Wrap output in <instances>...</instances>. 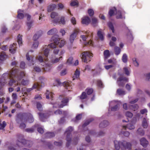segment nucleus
Masks as SVG:
<instances>
[{
	"mask_svg": "<svg viewBox=\"0 0 150 150\" xmlns=\"http://www.w3.org/2000/svg\"><path fill=\"white\" fill-rule=\"evenodd\" d=\"M137 132L138 134L141 136H143L144 134V130L142 128H139L137 130Z\"/></svg>",
	"mask_w": 150,
	"mask_h": 150,
	"instance_id": "nucleus-36",
	"label": "nucleus"
},
{
	"mask_svg": "<svg viewBox=\"0 0 150 150\" xmlns=\"http://www.w3.org/2000/svg\"><path fill=\"white\" fill-rule=\"evenodd\" d=\"M66 113V111H63L62 112V111L59 109L57 110L54 112V113L56 115H61L62 114V113H63L64 114H65Z\"/></svg>",
	"mask_w": 150,
	"mask_h": 150,
	"instance_id": "nucleus-40",
	"label": "nucleus"
},
{
	"mask_svg": "<svg viewBox=\"0 0 150 150\" xmlns=\"http://www.w3.org/2000/svg\"><path fill=\"white\" fill-rule=\"evenodd\" d=\"M26 127L25 124L23 122H21L20 123L19 126V127L21 129H24Z\"/></svg>",
	"mask_w": 150,
	"mask_h": 150,
	"instance_id": "nucleus-59",
	"label": "nucleus"
},
{
	"mask_svg": "<svg viewBox=\"0 0 150 150\" xmlns=\"http://www.w3.org/2000/svg\"><path fill=\"white\" fill-rule=\"evenodd\" d=\"M62 144V141H60V142H55L54 143V144L55 145L58 146H61Z\"/></svg>",
	"mask_w": 150,
	"mask_h": 150,
	"instance_id": "nucleus-58",
	"label": "nucleus"
},
{
	"mask_svg": "<svg viewBox=\"0 0 150 150\" xmlns=\"http://www.w3.org/2000/svg\"><path fill=\"white\" fill-rule=\"evenodd\" d=\"M142 126L144 128H146L148 126V123L145 118H144L142 122Z\"/></svg>",
	"mask_w": 150,
	"mask_h": 150,
	"instance_id": "nucleus-32",
	"label": "nucleus"
},
{
	"mask_svg": "<svg viewBox=\"0 0 150 150\" xmlns=\"http://www.w3.org/2000/svg\"><path fill=\"white\" fill-rule=\"evenodd\" d=\"M117 16L116 18L117 19H122V13L120 11H118L117 12Z\"/></svg>",
	"mask_w": 150,
	"mask_h": 150,
	"instance_id": "nucleus-49",
	"label": "nucleus"
},
{
	"mask_svg": "<svg viewBox=\"0 0 150 150\" xmlns=\"http://www.w3.org/2000/svg\"><path fill=\"white\" fill-rule=\"evenodd\" d=\"M123 128L125 129H126L127 128L129 129H133L135 128L134 125L132 123H129L127 124L126 126H124Z\"/></svg>",
	"mask_w": 150,
	"mask_h": 150,
	"instance_id": "nucleus-26",
	"label": "nucleus"
},
{
	"mask_svg": "<svg viewBox=\"0 0 150 150\" xmlns=\"http://www.w3.org/2000/svg\"><path fill=\"white\" fill-rule=\"evenodd\" d=\"M44 48L43 49V50L42 51H44V55L45 56V57L44 58V59L46 61H48V55L50 51V50L48 48H45L44 50Z\"/></svg>",
	"mask_w": 150,
	"mask_h": 150,
	"instance_id": "nucleus-22",
	"label": "nucleus"
},
{
	"mask_svg": "<svg viewBox=\"0 0 150 150\" xmlns=\"http://www.w3.org/2000/svg\"><path fill=\"white\" fill-rule=\"evenodd\" d=\"M108 25L109 28L112 30V32L114 33L115 29L112 23L111 22H109L108 23Z\"/></svg>",
	"mask_w": 150,
	"mask_h": 150,
	"instance_id": "nucleus-41",
	"label": "nucleus"
},
{
	"mask_svg": "<svg viewBox=\"0 0 150 150\" xmlns=\"http://www.w3.org/2000/svg\"><path fill=\"white\" fill-rule=\"evenodd\" d=\"M86 91L88 95H90L93 93V90L92 88H87L86 89Z\"/></svg>",
	"mask_w": 150,
	"mask_h": 150,
	"instance_id": "nucleus-45",
	"label": "nucleus"
},
{
	"mask_svg": "<svg viewBox=\"0 0 150 150\" xmlns=\"http://www.w3.org/2000/svg\"><path fill=\"white\" fill-rule=\"evenodd\" d=\"M37 131L38 132L41 133L42 134L44 132V130L41 127H37Z\"/></svg>",
	"mask_w": 150,
	"mask_h": 150,
	"instance_id": "nucleus-63",
	"label": "nucleus"
},
{
	"mask_svg": "<svg viewBox=\"0 0 150 150\" xmlns=\"http://www.w3.org/2000/svg\"><path fill=\"white\" fill-rule=\"evenodd\" d=\"M90 22V19L88 16H85L82 19V23L86 25H88Z\"/></svg>",
	"mask_w": 150,
	"mask_h": 150,
	"instance_id": "nucleus-19",
	"label": "nucleus"
},
{
	"mask_svg": "<svg viewBox=\"0 0 150 150\" xmlns=\"http://www.w3.org/2000/svg\"><path fill=\"white\" fill-rule=\"evenodd\" d=\"M80 74V71L78 69H76L74 74V75L75 76L76 78H79V76Z\"/></svg>",
	"mask_w": 150,
	"mask_h": 150,
	"instance_id": "nucleus-51",
	"label": "nucleus"
},
{
	"mask_svg": "<svg viewBox=\"0 0 150 150\" xmlns=\"http://www.w3.org/2000/svg\"><path fill=\"white\" fill-rule=\"evenodd\" d=\"M17 44L13 43L12 45H10L9 48L10 52L12 54H14L16 51Z\"/></svg>",
	"mask_w": 150,
	"mask_h": 150,
	"instance_id": "nucleus-15",
	"label": "nucleus"
},
{
	"mask_svg": "<svg viewBox=\"0 0 150 150\" xmlns=\"http://www.w3.org/2000/svg\"><path fill=\"white\" fill-rule=\"evenodd\" d=\"M57 5L55 4H52L49 5L47 8V11L49 12H51L56 8Z\"/></svg>",
	"mask_w": 150,
	"mask_h": 150,
	"instance_id": "nucleus-25",
	"label": "nucleus"
},
{
	"mask_svg": "<svg viewBox=\"0 0 150 150\" xmlns=\"http://www.w3.org/2000/svg\"><path fill=\"white\" fill-rule=\"evenodd\" d=\"M54 134L53 132H47L45 134V137L47 138H51L54 137Z\"/></svg>",
	"mask_w": 150,
	"mask_h": 150,
	"instance_id": "nucleus-29",
	"label": "nucleus"
},
{
	"mask_svg": "<svg viewBox=\"0 0 150 150\" xmlns=\"http://www.w3.org/2000/svg\"><path fill=\"white\" fill-rule=\"evenodd\" d=\"M141 144L144 147L147 146L148 144V142L144 138H142L140 139Z\"/></svg>",
	"mask_w": 150,
	"mask_h": 150,
	"instance_id": "nucleus-21",
	"label": "nucleus"
},
{
	"mask_svg": "<svg viewBox=\"0 0 150 150\" xmlns=\"http://www.w3.org/2000/svg\"><path fill=\"white\" fill-rule=\"evenodd\" d=\"M18 15H17V18H18L20 19H23L24 17V15L23 13H24V11L23 10H22L21 9H19L18 11Z\"/></svg>",
	"mask_w": 150,
	"mask_h": 150,
	"instance_id": "nucleus-24",
	"label": "nucleus"
},
{
	"mask_svg": "<svg viewBox=\"0 0 150 150\" xmlns=\"http://www.w3.org/2000/svg\"><path fill=\"white\" fill-rule=\"evenodd\" d=\"M6 122L4 121L2 123L0 124V127L2 129L4 128L6 126Z\"/></svg>",
	"mask_w": 150,
	"mask_h": 150,
	"instance_id": "nucleus-62",
	"label": "nucleus"
},
{
	"mask_svg": "<svg viewBox=\"0 0 150 150\" xmlns=\"http://www.w3.org/2000/svg\"><path fill=\"white\" fill-rule=\"evenodd\" d=\"M97 84L98 86L100 88H103V85L102 81L100 80H98L97 81Z\"/></svg>",
	"mask_w": 150,
	"mask_h": 150,
	"instance_id": "nucleus-47",
	"label": "nucleus"
},
{
	"mask_svg": "<svg viewBox=\"0 0 150 150\" xmlns=\"http://www.w3.org/2000/svg\"><path fill=\"white\" fill-rule=\"evenodd\" d=\"M78 4V1L77 0L72 1L70 3V5L71 6H77Z\"/></svg>",
	"mask_w": 150,
	"mask_h": 150,
	"instance_id": "nucleus-55",
	"label": "nucleus"
},
{
	"mask_svg": "<svg viewBox=\"0 0 150 150\" xmlns=\"http://www.w3.org/2000/svg\"><path fill=\"white\" fill-rule=\"evenodd\" d=\"M34 69V70L37 72H40L41 71V69L38 66H35Z\"/></svg>",
	"mask_w": 150,
	"mask_h": 150,
	"instance_id": "nucleus-64",
	"label": "nucleus"
},
{
	"mask_svg": "<svg viewBox=\"0 0 150 150\" xmlns=\"http://www.w3.org/2000/svg\"><path fill=\"white\" fill-rule=\"evenodd\" d=\"M93 57V54L90 52L85 51L82 53L81 59L84 62L87 63L91 61V59Z\"/></svg>",
	"mask_w": 150,
	"mask_h": 150,
	"instance_id": "nucleus-6",
	"label": "nucleus"
},
{
	"mask_svg": "<svg viewBox=\"0 0 150 150\" xmlns=\"http://www.w3.org/2000/svg\"><path fill=\"white\" fill-rule=\"evenodd\" d=\"M88 13L90 16H92L94 14V12L92 9H89L88 10Z\"/></svg>",
	"mask_w": 150,
	"mask_h": 150,
	"instance_id": "nucleus-53",
	"label": "nucleus"
},
{
	"mask_svg": "<svg viewBox=\"0 0 150 150\" xmlns=\"http://www.w3.org/2000/svg\"><path fill=\"white\" fill-rule=\"evenodd\" d=\"M73 58L72 57H70L67 60V64H72V61Z\"/></svg>",
	"mask_w": 150,
	"mask_h": 150,
	"instance_id": "nucleus-54",
	"label": "nucleus"
},
{
	"mask_svg": "<svg viewBox=\"0 0 150 150\" xmlns=\"http://www.w3.org/2000/svg\"><path fill=\"white\" fill-rule=\"evenodd\" d=\"M122 60L124 63H126L127 61V57L126 54H123Z\"/></svg>",
	"mask_w": 150,
	"mask_h": 150,
	"instance_id": "nucleus-46",
	"label": "nucleus"
},
{
	"mask_svg": "<svg viewBox=\"0 0 150 150\" xmlns=\"http://www.w3.org/2000/svg\"><path fill=\"white\" fill-rule=\"evenodd\" d=\"M42 34V31L40 30L37 32L33 36V40L35 41H37V40L41 36Z\"/></svg>",
	"mask_w": 150,
	"mask_h": 150,
	"instance_id": "nucleus-18",
	"label": "nucleus"
},
{
	"mask_svg": "<svg viewBox=\"0 0 150 150\" xmlns=\"http://www.w3.org/2000/svg\"><path fill=\"white\" fill-rule=\"evenodd\" d=\"M125 115L127 117L131 118L133 116V114L131 112L129 111H127L125 113Z\"/></svg>",
	"mask_w": 150,
	"mask_h": 150,
	"instance_id": "nucleus-50",
	"label": "nucleus"
},
{
	"mask_svg": "<svg viewBox=\"0 0 150 150\" xmlns=\"http://www.w3.org/2000/svg\"><path fill=\"white\" fill-rule=\"evenodd\" d=\"M42 52V51H41L40 52L39 55L36 57V61L40 62H43L45 65H43V66L44 67L42 68V69H44V71H47L50 69V66L49 64L46 63L47 61H46L44 58H43L42 56V55H43Z\"/></svg>",
	"mask_w": 150,
	"mask_h": 150,
	"instance_id": "nucleus-4",
	"label": "nucleus"
},
{
	"mask_svg": "<svg viewBox=\"0 0 150 150\" xmlns=\"http://www.w3.org/2000/svg\"><path fill=\"white\" fill-rule=\"evenodd\" d=\"M39 126L38 124H35L30 128H27L25 129V131L28 133H32Z\"/></svg>",
	"mask_w": 150,
	"mask_h": 150,
	"instance_id": "nucleus-14",
	"label": "nucleus"
},
{
	"mask_svg": "<svg viewBox=\"0 0 150 150\" xmlns=\"http://www.w3.org/2000/svg\"><path fill=\"white\" fill-rule=\"evenodd\" d=\"M117 93L119 95H123L125 94V91L122 89L120 88L117 90Z\"/></svg>",
	"mask_w": 150,
	"mask_h": 150,
	"instance_id": "nucleus-34",
	"label": "nucleus"
},
{
	"mask_svg": "<svg viewBox=\"0 0 150 150\" xmlns=\"http://www.w3.org/2000/svg\"><path fill=\"white\" fill-rule=\"evenodd\" d=\"M103 54L104 57L105 59H107L110 56L109 52L108 50H105Z\"/></svg>",
	"mask_w": 150,
	"mask_h": 150,
	"instance_id": "nucleus-38",
	"label": "nucleus"
},
{
	"mask_svg": "<svg viewBox=\"0 0 150 150\" xmlns=\"http://www.w3.org/2000/svg\"><path fill=\"white\" fill-rule=\"evenodd\" d=\"M115 147L117 150H119L121 146H122L123 148L125 149L128 150H131V149L132 144L129 142H127L125 141H123L121 142L116 140L114 141Z\"/></svg>",
	"mask_w": 150,
	"mask_h": 150,
	"instance_id": "nucleus-3",
	"label": "nucleus"
},
{
	"mask_svg": "<svg viewBox=\"0 0 150 150\" xmlns=\"http://www.w3.org/2000/svg\"><path fill=\"white\" fill-rule=\"evenodd\" d=\"M120 105L119 104H117L111 108V110L112 111H115L117 110L119 108Z\"/></svg>",
	"mask_w": 150,
	"mask_h": 150,
	"instance_id": "nucleus-43",
	"label": "nucleus"
},
{
	"mask_svg": "<svg viewBox=\"0 0 150 150\" xmlns=\"http://www.w3.org/2000/svg\"><path fill=\"white\" fill-rule=\"evenodd\" d=\"M16 121L18 123L23 121L26 122L28 121L30 123L34 121V118L32 115L29 112L20 113L17 115Z\"/></svg>",
	"mask_w": 150,
	"mask_h": 150,
	"instance_id": "nucleus-2",
	"label": "nucleus"
},
{
	"mask_svg": "<svg viewBox=\"0 0 150 150\" xmlns=\"http://www.w3.org/2000/svg\"><path fill=\"white\" fill-rule=\"evenodd\" d=\"M57 30L55 28H52L49 30L47 33L48 35H52L57 33Z\"/></svg>",
	"mask_w": 150,
	"mask_h": 150,
	"instance_id": "nucleus-28",
	"label": "nucleus"
},
{
	"mask_svg": "<svg viewBox=\"0 0 150 150\" xmlns=\"http://www.w3.org/2000/svg\"><path fill=\"white\" fill-rule=\"evenodd\" d=\"M45 94L47 99H49L50 98L52 100H53V95L54 94L52 92L47 90Z\"/></svg>",
	"mask_w": 150,
	"mask_h": 150,
	"instance_id": "nucleus-20",
	"label": "nucleus"
},
{
	"mask_svg": "<svg viewBox=\"0 0 150 150\" xmlns=\"http://www.w3.org/2000/svg\"><path fill=\"white\" fill-rule=\"evenodd\" d=\"M97 35L101 40H104L103 35L101 30L98 31L97 32Z\"/></svg>",
	"mask_w": 150,
	"mask_h": 150,
	"instance_id": "nucleus-30",
	"label": "nucleus"
},
{
	"mask_svg": "<svg viewBox=\"0 0 150 150\" xmlns=\"http://www.w3.org/2000/svg\"><path fill=\"white\" fill-rule=\"evenodd\" d=\"M93 120V118H91L90 119L88 120H86L82 125V127H84L87 126L89 124L92 122Z\"/></svg>",
	"mask_w": 150,
	"mask_h": 150,
	"instance_id": "nucleus-35",
	"label": "nucleus"
},
{
	"mask_svg": "<svg viewBox=\"0 0 150 150\" xmlns=\"http://www.w3.org/2000/svg\"><path fill=\"white\" fill-rule=\"evenodd\" d=\"M16 144L19 147L22 146V145H23L25 146L30 147L32 145V143L30 141L26 140L24 139H22L21 140V141H18Z\"/></svg>",
	"mask_w": 150,
	"mask_h": 150,
	"instance_id": "nucleus-8",
	"label": "nucleus"
},
{
	"mask_svg": "<svg viewBox=\"0 0 150 150\" xmlns=\"http://www.w3.org/2000/svg\"><path fill=\"white\" fill-rule=\"evenodd\" d=\"M122 134L125 136L126 137H128L130 134L129 132L127 131H125V132L122 131Z\"/></svg>",
	"mask_w": 150,
	"mask_h": 150,
	"instance_id": "nucleus-61",
	"label": "nucleus"
},
{
	"mask_svg": "<svg viewBox=\"0 0 150 150\" xmlns=\"http://www.w3.org/2000/svg\"><path fill=\"white\" fill-rule=\"evenodd\" d=\"M62 85L68 91H71L70 89L72 88V82L70 81L64 82Z\"/></svg>",
	"mask_w": 150,
	"mask_h": 150,
	"instance_id": "nucleus-13",
	"label": "nucleus"
},
{
	"mask_svg": "<svg viewBox=\"0 0 150 150\" xmlns=\"http://www.w3.org/2000/svg\"><path fill=\"white\" fill-rule=\"evenodd\" d=\"M123 71L125 74L128 76L130 74V69L127 67H124L123 69Z\"/></svg>",
	"mask_w": 150,
	"mask_h": 150,
	"instance_id": "nucleus-31",
	"label": "nucleus"
},
{
	"mask_svg": "<svg viewBox=\"0 0 150 150\" xmlns=\"http://www.w3.org/2000/svg\"><path fill=\"white\" fill-rule=\"evenodd\" d=\"M109 15L110 17H111L114 15V11L112 9L110 10L108 12Z\"/></svg>",
	"mask_w": 150,
	"mask_h": 150,
	"instance_id": "nucleus-60",
	"label": "nucleus"
},
{
	"mask_svg": "<svg viewBox=\"0 0 150 150\" xmlns=\"http://www.w3.org/2000/svg\"><path fill=\"white\" fill-rule=\"evenodd\" d=\"M79 32V30L78 29H76L74 30L73 32L70 36L69 40L71 43H72L73 42Z\"/></svg>",
	"mask_w": 150,
	"mask_h": 150,
	"instance_id": "nucleus-10",
	"label": "nucleus"
},
{
	"mask_svg": "<svg viewBox=\"0 0 150 150\" xmlns=\"http://www.w3.org/2000/svg\"><path fill=\"white\" fill-rule=\"evenodd\" d=\"M18 42L19 45H21L22 43V35L19 34L17 37Z\"/></svg>",
	"mask_w": 150,
	"mask_h": 150,
	"instance_id": "nucleus-42",
	"label": "nucleus"
},
{
	"mask_svg": "<svg viewBox=\"0 0 150 150\" xmlns=\"http://www.w3.org/2000/svg\"><path fill=\"white\" fill-rule=\"evenodd\" d=\"M73 130V128L71 127H69L66 130L65 134H67L66 140L67 141L66 143V146L69 147L71 144V132Z\"/></svg>",
	"mask_w": 150,
	"mask_h": 150,
	"instance_id": "nucleus-5",
	"label": "nucleus"
},
{
	"mask_svg": "<svg viewBox=\"0 0 150 150\" xmlns=\"http://www.w3.org/2000/svg\"><path fill=\"white\" fill-rule=\"evenodd\" d=\"M7 57V55L4 52H1L0 55V60L4 61L6 60Z\"/></svg>",
	"mask_w": 150,
	"mask_h": 150,
	"instance_id": "nucleus-27",
	"label": "nucleus"
},
{
	"mask_svg": "<svg viewBox=\"0 0 150 150\" xmlns=\"http://www.w3.org/2000/svg\"><path fill=\"white\" fill-rule=\"evenodd\" d=\"M51 17L52 18H54V19H57L59 17L58 14L55 12H52L51 14Z\"/></svg>",
	"mask_w": 150,
	"mask_h": 150,
	"instance_id": "nucleus-33",
	"label": "nucleus"
},
{
	"mask_svg": "<svg viewBox=\"0 0 150 150\" xmlns=\"http://www.w3.org/2000/svg\"><path fill=\"white\" fill-rule=\"evenodd\" d=\"M128 79L123 76H121L118 78L117 79V82L119 86L124 87L125 85V83L124 81H128Z\"/></svg>",
	"mask_w": 150,
	"mask_h": 150,
	"instance_id": "nucleus-9",
	"label": "nucleus"
},
{
	"mask_svg": "<svg viewBox=\"0 0 150 150\" xmlns=\"http://www.w3.org/2000/svg\"><path fill=\"white\" fill-rule=\"evenodd\" d=\"M40 87L37 83H35L32 88H28L27 89L26 91L28 92H30L34 89H36L38 91L40 90Z\"/></svg>",
	"mask_w": 150,
	"mask_h": 150,
	"instance_id": "nucleus-16",
	"label": "nucleus"
},
{
	"mask_svg": "<svg viewBox=\"0 0 150 150\" xmlns=\"http://www.w3.org/2000/svg\"><path fill=\"white\" fill-rule=\"evenodd\" d=\"M51 40L53 41L54 43H52L49 45L50 47L54 48L56 47V45L59 43L60 38L59 36L57 35H53L51 38Z\"/></svg>",
	"mask_w": 150,
	"mask_h": 150,
	"instance_id": "nucleus-7",
	"label": "nucleus"
},
{
	"mask_svg": "<svg viewBox=\"0 0 150 150\" xmlns=\"http://www.w3.org/2000/svg\"><path fill=\"white\" fill-rule=\"evenodd\" d=\"M36 106L37 108L39 110L41 111L42 110L43 108L42 107V106L40 103L37 102V103Z\"/></svg>",
	"mask_w": 150,
	"mask_h": 150,
	"instance_id": "nucleus-44",
	"label": "nucleus"
},
{
	"mask_svg": "<svg viewBox=\"0 0 150 150\" xmlns=\"http://www.w3.org/2000/svg\"><path fill=\"white\" fill-rule=\"evenodd\" d=\"M45 144L47 145L48 148L50 149H53V145L50 142H45Z\"/></svg>",
	"mask_w": 150,
	"mask_h": 150,
	"instance_id": "nucleus-56",
	"label": "nucleus"
},
{
	"mask_svg": "<svg viewBox=\"0 0 150 150\" xmlns=\"http://www.w3.org/2000/svg\"><path fill=\"white\" fill-rule=\"evenodd\" d=\"M109 124L107 120H104L101 122L99 124L100 128H103L106 127Z\"/></svg>",
	"mask_w": 150,
	"mask_h": 150,
	"instance_id": "nucleus-23",
	"label": "nucleus"
},
{
	"mask_svg": "<svg viewBox=\"0 0 150 150\" xmlns=\"http://www.w3.org/2000/svg\"><path fill=\"white\" fill-rule=\"evenodd\" d=\"M40 120L42 122H44L45 119L48 117L49 115L47 113H43L42 112L38 113Z\"/></svg>",
	"mask_w": 150,
	"mask_h": 150,
	"instance_id": "nucleus-12",
	"label": "nucleus"
},
{
	"mask_svg": "<svg viewBox=\"0 0 150 150\" xmlns=\"http://www.w3.org/2000/svg\"><path fill=\"white\" fill-rule=\"evenodd\" d=\"M69 99L67 98H62L61 100V104H59L57 105V107L59 108H62L64 106L67 105V103L69 102Z\"/></svg>",
	"mask_w": 150,
	"mask_h": 150,
	"instance_id": "nucleus-11",
	"label": "nucleus"
},
{
	"mask_svg": "<svg viewBox=\"0 0 150 150\" xmlns=\"http://www.w3.org/2000/svg\"><path fill=\"white\" fill-rule=\"evenodd\" d=\"M87 97L86 93L85 92H83L80 96V99H86Z\"/></svg>",
	"mask_w": 150,
	"mask_h": 150,
	"instance_id": "nucleus-48",
	"label": "nucleus"
},
{
	"mask_svg": "<svg viewBox=\"0 0 150 150\" xmlns=\"http://www.w3.org/2000/svg\"><path fill=\"white\" fill-rule=\"evenodd\" d=\"M98 23V20L96 18H93L92 19L91 23L93 26H96L97 25V23Z\"/></svg>",
	"mask_w": 150,
	"mask_h": 150,
	"instance_id": "nucleus-37",
	"label": "nucleus"
},
{
	"mask_svg": "<svg viewBox=\"0 0 150 150\" xmlns=\"http://www.w3.org/2000/svg\"><path fill=\"white\" fill-rule=\"evenodd\" d=\"M39 42L38 41H34L32 46L33 48H37Z\"/></svg>",
	"mask_w": 150,
	"mask_h": 150,
	"instance_id": "nucleus-52",
	"label": "nucleus"
},
{
	"mask_svg": "<svg viewBox=\"0 0 150 150\" xmlns=\"http://www.w3.org/2000/svg\"><path fill=\"white\" fill-rule=\"evenodd\" d=\"M29 83V81L28 80H23L21 82V83L22 85L24 86H26Z\"/></svg>",
	"mask_w": 150,
	"mask_h": 150,
	"instance_id": "nucleus-57",
	"label": "nucleus"
},
{
	"mask_svg": "<svg viewBox=\"0 0 150 150\" xmlns=\"http://www.w3.org/2000/svg\"><path fill=\"white\" fill-rule=\"evenodd\" d=\"M54 21L55 23L62 24L63 25H64L65 24V21L64 17H61L60 20L59 19V17L57 19H54Z\"/></svg>",
	"mask_w": 150,
	"mask_h": 150,
	"instance_id": "nucleus-17",
	"label": "nucleus"
},
{
	"mask_svg": "<svg viewBox=\"0 0 150 150\" xmlns=\"http://www.w3.org/2000/svg\"><path fill=\"white\" fill-rule=\"evenodd\" d=\"M115 54L116 55H118L120 54L121 52V49L120 48L117 46L115 47L114 48Z\"/></svg>",
	"mask_w": 150,
	"mask_h": 150,
	"instance_id": "nucleus-39",
	"label": "nucleus"
},
{
	"mask_svg": "<svg viewBox=\"0 0 150 150\" xmlns=\"http://www.w3.org/2000/svg\"><path fill=\"white\" fill-rule=\"evenodd\" d=\"M25 75L24 72H18L17 69L11 71L9 74L4 73L2 76V78H4L5 76H8L10 79L8 84L10 86L15 87L18 86L20 81Z\"/></svg>",
	"mask_w": 150,
	"mask_h": 150,
	"instance_id": "nucleus-1",
	"label": "nucleus"
}]
</instances>
